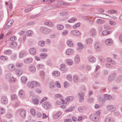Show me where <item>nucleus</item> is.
Wrapping results in <instances>:
<instances>
[{"label": "nucleus", "mask_w": 122, "mask_h": 122, "mask_svg": "<svg viewBox=\"0 0 122 122\" xmlns=\"http://www.w3.org/2000/svg\"><path fill=\"white\" fill-rule=\"evenodd\" d=\"M101 44L100 42H97L95 43L94 46V48L97 51H100L102 50Z\"/></svg>", "instance_id": "nucleus-1"}, {"label": "nucleus", "mask_w": 122, "mask_h": 122, "mask_svg": "<svg viewBox=\"0 0 122 122\" xmlns=\"http://www.w3.org/2000/svg\"><path fill=\"white\" fill-rule=\"evenodd\" d=\"M51 104L50 102L47 101H45L42 104V106L44 109L47 110L51 107Z\"/></svg>", "instance_id": "nucleus-2"}, {"label": "nucleus", "mask_w": 122, "mask_h": 122, "mask_svg": "<svg viewBox=\"0 0 122 122\" xmlns=\"http://www.w3.org/2000/svg\"><path fill=\"white\" fill-rule=\"evenodd\" d=\"M107 109L109 112H112L115 110L116 107L113 105H108L107 107Z\"/></svg>", "instance_id": "nucleus-3"}, {"label": "nucleus", "mask_w": 122, "mask_h": 122, "mask_svg": "<svg viewBox=\"0 0 122 122\" xmlns=\"http://www.w3.org/2000/svg\"><path fill=\"white\" fill-rule=\"evenodd\" d=\"M116 75L115 73H113L111 74L108 77V81L110 82L112 81L116 78Z\"/></svg>", "instance_id": "nucleus-4"}, {"label": "nucleus", "mask_w": 122, "mask_h": 122, "mask_svg": "<svg viewBox=\"0 0 122 122\" xmlns=\"http://www.w3.org/2000/svg\"><path fill=\"white\" fill-rule=\"evenodd\" d=\"M113 41L111 38L107 39L105 41V44L107 46H110L112 45Z\"/></svg>", "instance_id": "nucleus-5"}, {"label": "nucleus", "mask_w": 122, "mask_h": 122, "mask_svg": "<svg viewBox=\"0 0 122 122\" xmlns=\"http://www.w3.org/2000/svg\"><path fill=\"white\" fill-rule=\"evenodd\" d=\"M21 116L23 118L25 117L26 115V112L23 109H20L19 110Z\"/></svg>", "instance_id": "nucleus-6"}, {"label": "nucleus", "mask_w": 122, "mask_h": 122, "mask_svg": "<svg viewBox=\"0 0 122 122\" xmlns=\"http://www.w3.org/2000/svg\"><path fill=\"white\" fill-rule=\"evenodd\" d=\"M13 23V21L12 20H10L7 23L6 26L5 27V29H7L9 28L12 25Z\"/></svg>", "instance_id": "nucleus-7"}, {"label": "nucleus", "mask_w": 122, "mask_h": 122, "mask_svg": "<svg viewBox=\"0 0 122 122\" xmlns=\"http://www.w3.org/2000/svg\"><path fill=\"white\" fill-rule=\"evenodd\" d=\"M89 34L91 36L93 37H94L96 34V30L93 29H91L89 31Z\"/></svg>", "instance_id": "nucleus-8"}, {"label": "nucleus", "mask_w": 122, "mask_h": 122, "mask_svg": "<svg viewBox=\"0 0 122 122\" xmlns=\"http://www.w3.org/2000/svg\"><path fill=\"white\" fill-rule=\"evenodd\" d=\"M80 61V59L79 55H76L74 58V63L77 64L79 63Z\"/></svg>", "instance_id": "nucleus-9"}, {"label": "nucleus", "mask_w": 122, "mask_h": 122, "mask_svg": "<svg viewBox=\"0 0 122 122\" xmlns=\"http://www.w3.org/2000/svg\"><path fill=\"white\" fill-rule=\"evenodd\" d=\"M89 117L90 119L95 121H98V119L97 117L96 114H92L90 115Z\"/></svg>", "instance_id": "nucleus-10"}, {"label": "nucleus", "mask_w": 122, "mask_h": 122, "mask_svg": "<svg viewBox=\"0 0 122 122\" xmlns=\"http://www.w3.org/2000/svg\"><path fill=\"white\" fill-rule=\"evenodd\" d=\"M74 52L73 50L71 49H68L66 51L65 53L67 55H70L72 54Z\"/></svg>", "instance_id": "nucleus-11"}, {"label": "nucleus", "mask_w": 122, "mask_h": 122, "mask_svg": "<svg viewBox=\"0 0 122 122\" xmlns=\"http://www.w3.org/2000/svg\"><path fill=\"white\" fill-rule=\"evenodd\" d=\"M98 100L99 102L102 103H103L105 102L104 95L100 96L98 98Z\"/></svg>", "instance_id": "nucleus-12"}, {"label": "nucleus", "mask_w": 122, "mask_h": 122, "mask_svg": "<svg viewBox=\"0 0 122 122\" xmlns=\"http://www.w3.org/2000/svg\"><path fill=\"white\" fill-rule=\"evenodd\" d=\"M36 49L34 47L30 48L29 50L30 53L33 55H35L36 53Z\"/></svg>", "instance_id": "nucleus-13"}, {"label": "nucleus", "mask_w": 122, "mask_h": 122, "mask_svg": "<svg viewBox=\"0 0 122 122\" xmlns=\"http://www.w3.org/2000/svg\"><path fill=\"white\" fill-rule=\"evenodd\" d=\"M8 68L9 70L12 71L15 69V66L14 65L12 64H9L8 65Z\"/></svg>", "instance_id": "nucleus-14"}, {"label": "nucleus", "mask_w": 122, "mask_h": 122, "mask_svg": "<svg viewBox=\"0 0 122 122\" xmlns=\"http://www.w3.org/2000/svg\"><path fill=\"white\" fill-rule=\"evenodd\" d=\"M1 101L2 103L4 104H6L8 103L7 99L5 96H3L2 97Z\"/></svg>", "instance_id": "nucleus-15"}, {"label": "nucleus", "mask_w": 122, "mask_h": 122, "mask_svg": "<svg viewBox=\"0 0 122 122\" xmlns=\"http://www.w3.org/2000/svg\"><path fill=\"white\" fill-rule=\"evenodd\" d=\"M103 95L105 101L111 100L112 99V97L110 95L105 94H104Z\"/></svg>", "instance_id": "nucleus-16"}, {"label": "nucleus", "mask_w": 122, "mask_h": 122, "mask_svg": "<svg viewBox=\"0 0 122 122\" xmlns=\"http://www.w3.org/2000/svg\"><path fill=\"white\" fill-rule=\"evenodd\" d=\"M60 70L61 71H64L65 72L67 71V69L66 68V66L64 64H62L61 65Z\"/></svg>", "instance_id": "nucleus-17"}, {"label": "nucleus", "mask_w": 122, "mask_h": 122, "mask_svg": "<svg viewBox=\"0 0 122 122\" xmlns=\"http://www.w3.org/2000/svg\"><path fill=\"white\" fill-rule=\"evenodd\" d=\"M71 33L72 34L76 36H80L81 35L80 33L77 30H72Z\"/></svg>", "instance_id": "nucleus-18"}, {"label": "nucleus", "mask_w": 122, "mask_h": 122, "mask_svg": "<svg viewBox=\"0 0 122 122\" xmlns=\"http://www.w3.org/2000/svg\"><path fill=\"white\" fill-rule=\"evenodd\" d=\"M26 55L27 52L25 51H23L20 53L19 57L20 58H22L26 56Z\"/></svg>", "instance_id": "nucleus-19"}, {"label": "nucleus", "mask_w": 122, "mask_h": 122, "mask_svg": "<svg viewBox=\"0 0 122 122\" xmlns=\"http://www.w3.org/2000/svg\"><path fill=\"white\" fill-rule=\"evenodd\" d=\"M66 44L68 46L71 47H72L74 46L73 43L71 40L67 41L66 42Z\"/></svg>", "instance_id": "nucleus-20"}, {"label": "nucleus", "mask_w": 122, "mask_h": 122, "mask_svg": "<svg viewBox=\"0 0 122 122\" xmlns=\"http://www.w3.org/2000/svg\"><path fill=\"white\" fill-rule=\"evenodd\" d=\"M29 69L31 72H34L36 71V68L34 66L32 65H30L29 67Z\"/></svg>", "instance_id": "nucleus-21"}, {"label": "nucleus", "mask_w": 122, "mask_h": 122, "mask_svg": "<svg viewBox=\"0 0 122 122\" xmlns=\"http://www.w3.org/2000/svg\"><path fill=\"white\" fill-rule=\"evenodd\" d=\"M93 41V40L91 38H88L85 40V42L87 45L92 44Z\"/></svg>", "instance_id": "nucleus-22"}, {"label": "nucleus", "mask_w": 122, "mask_h": 122, "mask_svg": "<svg viewBox=\"0 0 122 122\" xmlns=\"http://www.w3.org/2000/svg\"><path fill=\"white\" fill-rule=\"evenodd\" d=\"M105 122H114V119L111 117L106 118L105 120Z\"/></svg>", "instance_id": "nucleus-23"}, {"label": "nucleus", "mask_w": 122, "mask_h": 122, "mask_svg": "<svg viewBox=\"0 0 122 122\" xmlns=\"http://www.w3.org/2000/svg\"><path fill=\"white\" fill-rule=\"evenodd\" d=\"M32 59L31 58L25 59L24 60V62L26 63L29 64L31 63L32 61Z\"/></svg>", "instance_id": "nucleus-24"}, {"label": "nucleus", "mask_w": 122, "mask_h": 122, "mask_svg": "<svg viewBox=\"0 0 122 122\" xmlns=\"http://www.w3.org/2000/svg\"><path fill=\"white\" fill-rule=\"evenodd\" d=\"M61 115V113L60 112H58L56 114L54 115L53 117V119H57L58 117H60Z\"/></svg>", "instance_id": "nucleus-25"}, {"label": "nucleus", "mask_w": 122, "mask_h": 122, "mask_svg": "<svg viewBox=\"0 0 122 122\" xmlns=\"http://www.w3.org/2000/svg\"><path fill=\"white\" fill-rule=\"evenodd\" d=\"M15 71L16 74L18 76H20L22 74V71L20 70L15 69Z\"/></svg>", "instance_id": "nucleus-26"}, {"label": "nucleus", "mask_w": 122, "mask_h": 122, "mask_svg": "<svg viewBox=\"0 0 122 122\" xmlns=\"http://www.w3.org/2000/svg\"><path fill=\"white\" fill-rule=\"evenodd\" d=\"M19 96L21 98H23L25 96V93L23 90H20L19 92Z\"/></svg>", "instance_id": "nucleus-27"}, {"label": "nucleus", "mask_w": 122, "mask_h": 122, "mask_svg": "<svg viewBox=\"0 0 122 122\" xmlns=\"http://www.w3.org/2000/svg\"><path fill=\"white\" fill-rule=\"evenodd\" d=\"M89 61L93 63L95 62L96 61L95 59L93 56H90L88 57Z\"/></svg>", "instance_id": "nucleus-28"}, {"label": "nucleus", "mask_w": 122, "mask_h": 122, "mask_svg": "<svg viewBox=\"0 0 122 122\" xmlns=\"http://www.w3.org/2000/svg\"><path fill=\"white\" fill-rule=\"evenodd\" d=\"M55 96L59 98H60L62 102V103L63 104H64V102H65V101L64 100L62 99V97L61 94H57Z\"/></svg>", "instance_id": "nucleus-29"}, {"label": "nucleus", "mask_w": 122, "mask_h": 122, "mask_svg": "<svg viewBox=\"0 0 122 122\" xmlns=\"http://www.w3.org/2000/svg\"><path fill=\"white\" fill-rule=\"evenodd\" d=\"M95 15L96 16L98 17L101 18V17H102V15H106V16H109L108 15L101 13H96L95 14Z\"/></svg>", "instance_id": "nucleus-30"}, {"label": "nucleus", "mask_w": 122, "mask_h": 122, "mask_svg": "<svg viewBox=\"0 0 122 122\" xmlns=\"http://www.w3.org/2000/svg\"><path fill=\"white\" fill-rule=\"evenodd\" d=\"M69 14V13L68 12L62 11L60 13V15L62 16H66L68 15Z\"/></svg>", "instance_id": "nucleus-31"}, {"label": "nucleus", "mask_w": 122, "mask_h": 122, "mask_svg": "<svg viewBox=\"0 0 122 122\" xmlns=\"http://www.w3.org/2000/svg\"><path fill=\"white\" fill-rule=\"evenodd\" d=\"M27 79L26 77L25 76H23L21 77V80L22 83L23 84H25L26 82Z\"/></svg>", "instance_id": "nucleus-32"}, {"label": "nucleus", "mask_w": 122, "mask_h": 122, "mask_svg": "<svg viewBox=\"0 0 122 122\" xmlns=\"http://www.w3.org/2000/svg\"><path fill=\"white\" fill-rule=\"evenodd\" d=\"M47 54L45 53H42L40 54V57L42 59H45L47 56Z\"/></svg>", "instance_id": "nucleus-33"}, {"label": "nucleus", "mask_w": 122, "mask_h": 122, "mask_svg": "<svg viewBox=\"0 0 122 122\" xmlns=\"http://www.w3.org/2000/svg\"><path fill=\"white\" fill-rule=\"evenodd\" d=\"M51 32V30L46 28H45L44 29V33L45 34H48L50 33Z\"/></svg>", "instance_id": "nucleus-34"}, {"label": "nucleus", "mask_w": 122, "mask_h": 122, "mask_svg": "<svg viewBox=\"0 0 122 122\" xmlns=\"http://www.w3.org/2000/svg\"><path fill=\"white\" fill-rule=\"evenodd\" d=\"M74 98L73 96H69L66 97L65 99V100L67 102L71 101L73 100Z\"/></svg>", "instance_id": "nucleus-35"}, {"label": "nucleus", "mask_w": 122, "mask_h": 122, "mask_svg": "<svg viewBox=\"0 0 122 122\" xmlns=\"http://www.w3.org/2000/svg\"><path fill=\"white\" fill-rule=\"evenodd\" d=\"M96 22L97 24H102L104 23L105 21L102 19H97L96 21Z\"/></svg>", "instance_id": "nucleus-36"}, {"label": "nucleus", "mask_w": 122, "mask_h": 122, "mask_svg": "<svg viewBox=\"0 0 122 122\" xmlns=\"http://www.w3.org/2000/svg\"><path fill=\"white\" fill-rule=\"evenodd\" d=\"M46 43L45 41H39L38 44L41 47L44 46Z\"/></svg>", "instance_id": "nucleus-37"}, {"label": "nucleus", "mask_w": 122, "mask_h": 122, "mask_svg": "<svg viewBox=\"0 0 122 122\" xmlns=\"http://www.w3.org/2000/svg\"><path fill=\"white\" fill-rule=\"evenodd\" d=\"M111 32V31L104 30L102 32V34L103 36H106L110 34Z\"/></svg>", "instance_id": "nucleus-38"}, {"label": "nucleus", "mask_w": 122, "mask_h": 122, "mask_svg": "<svg viewBox=\"0 0 122 122\" xmlns=\"http://www.w3.org/2000/svg\"><path fill=\"white\" fill-rule=\"evenodd\" d=\"M77 20V19L75 17H73L68 20L67 22L69 23H72L75 22Z\"/></svg>", "instance_id": "nucleus-39"}, {"label": "nucleus", "mask_w": 122, "mask_h": 122, "mask_svg": "<svg viewBox=\"0 0 122 122\" xmlns=\"http://www.w3.org/2000/svg\"><path fill=\"white\" fill-rule=\"evenodd\" d=\"M28 86L29 88L31 89H34V86H33L32 81L28 82Z\"/></svg>", "instance_id": "nucleus-40"}, {"label": "nucleus", "mask_w": 122, "mask_h": 122, "mask_svg": "<svg viewBox=\"0 0 122 122\" xmlns=\"http://www.w3.org/2000/svg\"><path fill=\"white\" fill-rule=\"evenodd\" d=\"M52 74L55 76H59L60 75V72L58 71H55L53 72Z\"/></svg>", "instance_id": "nucleus-41"}, {"label": "nucleus", "mask_w": 122, "mask_h": 122, "mask_svg": "<svg viewBox=\"0 0 122 122\" xmlns=\"http://www.w3.org/2000/svg\"><path fill=\"white\" fill-rule=\"evenodd\" d=\"M44 24L50 27H52L54 26V24L51 22H46L44 23Z\"/></svg>", "instance_id": "nucleus-42"}, {"label": "nucleus", "mask_w": 122, "mask_h": 122, "mask_svg": "<svg viewBox=\"0 0 122 122\" xmlns=\"http://www.w3.org/2000/svg\"><path fill=\"white\" fill-rule=\"evenodd\" d=\"M32 82L33 84V86H34V88L35 87L38 86L40 85V83L37 81H32Z\"/></svg>", "instance_id": "nucleus-43"}, {"label": "nucleus", "mask_w": 122, "mask_h": 122, "mask_svg": "<svg viewBox=\"0 0 122 122\" xmlns=\"http://www.w3.org/2000/svg\"><path fill=\"white\" fill-rule=\"evenodd\" d=\"M11 77V75L10 73H8L6 74L5 75V79H10V78Z\"/></svg>", "instance_id": "nucleus-44"}, {"label": "nucleus", "mask_w": 122, "mask_h": 122, "mask_svg": "<svg viewBox=\"0 0 122 122\" xmlns=\"http://www.w3.org/2000/svg\"><path fill=\"white\" fill-rule=\"evenodd\" d=\"M66 62L67 64L70 65H71L73 63V62L71 60L69 59L66 60Z\"/></svg>", "instance_id": "nucleus-45"}, {"label": "nucleus", "mask_w": 122, "mask_h": 122, "mask_svg": "<svg viewBox=\"0 0 122 122\" xmlns=\"http://www.w3.org/2000/svg\"><path fill=\"white\" fill-rule=\"evenodd\" d=\"M64 26L61 25L59 24L57 26V29L59 30H62L64 28Z\"/></svg>", "instance_id": "nucleus-46"}, {"label": "nucleus", "mask_w": 122, "mask_h": 122, "mask_svg": "<svg viewBox=\"0 0 122 122\" xmlns=\"http://www.w3.org/2000/svg\"><path fill=\"white\" fill-rule=\"evenodd\" d=\"M117 11L116 10L112 9L109 10H108V12L110 14L116 13H117Z\"/></svg>", "instance_id": "nucleus-47"}, {"label": "nucleus", "mask_w": 122, "mask_h": 122, "mask_svg": "<svg viewBox=\"0 0 122 122\" xmlns=\"http://www.w3.org/2000/svg\"><path fill=\"white\" fill-rule=\"evenodd\" d=\"M0 58L1 60L4 61H6L8 59V58L7 57L3 56H0Z\"/></svg>", "instance_id": "nucleus-48"}, {"label": "nucleus", "mask_w": 122, "mask_h": 122, "mask_svg": "<svg viewBox=\"0 0 122 122\" xmlns=\"http://www.w3.org/2000/svg\"><path fill=\"white\" fill-rule=\"evenodd\" d=\"M30 112L31 114L33 116H34L36 115L35 110V109L33 108L30 109Z\"/></svg>", "instance_id": "nucleus-49"}, {"label": "nucleus", "mask_w": 122, "mask_h": 122, "mask_svg": "<svg viewBox=\"0 0 122 122\" xmlns=\"http://www.w3.org/2000/svg\"><path fill=\"white\" fill-rule=\"evenodd\" d=\"M104 29L107 30H110L112 29L111 27H110L109 25L107 24L105 25H104Z\"/></svg>", "instance_id": "nucleus-50"}, {"label": "nucleus", "mask_w": 122, "mask_h": 122, "mask_svg": "<svg viewBox=\"0 0 122 122\" xmlns=\"http://www.w3.org/2000/svg\"><path fill=\"white\" fill-rule=\"evenodd\" d=\"M49 87L51 88H53L54 87L55 85L54 82H51L49 83Z\"/></svg>", "instance_id": "nucleus-51"}, {"label": "nucleus", "mask_w": 122, "mask_h": 122, "mask_svg": "<svg viewBox=\"0 0 122 122\" xmlns=\"http://www.w3.org/2000/svg\"><path fill=\"white\" fill-rule=\"evenodd\" d=\"M4 53L5 55H10L11 54L12 51L10 50H7L5 51Z\"/></svg>", "instance_id": "nucleus-52"}, {"label": "nucleus", "mask_w": 122, "mask_h": 122, "mask_svg": "<svg viewBox=\"0 0 122 122\" xmlns=\"http://www.w3.org/2000/svg\"><path fill=\"white\" fill-rule=\"evenodd\" d=\"M85 94L84 92H81L78 93V95L80 97H84Z\"/></svg>", "instance_id": "nucleus-53"}, {"label": "nucleus", "mask_w": 122, "mask_h": 122, "mask_svg": "<svg viewBox=\"0 0 122 122\" xmlns=\"http://www.w3.org/2000/svg\"><path fill=\"white\" fill-rule=\"evenodd\" d=\"M5 112V109L4 108L1 107L0 108V114H4Z\"/></svg>", "instance_id": "nucleus-54"}, {"label": "nucleus", "mask_w": 122, "mask_h": 122, "mask_svg": "<svg viewBox=\"0 0 122 122\" xmlns=\"http://www.w3.org/2000/svg\"><path fill=\"white\" fill-rule=\"evenodd\" d=\"M94 101V99L92 97H90L87 99V101L89 103H91Z\"/></svg>", "instance_id": "nucleus-55"}, {"label": "nucleus", "mask_w": 122, "mask_h": 122, "mask_svg": "<svg viewBox=\"0 0 122 122\" xmlns=\"http://www.w3.org/2000/svg\"><path fill=\"white\" fill-rule=\"evenodd\" d=\"M33 101L34 104L36 105L39 102V99L35 98L33 100Z\"/></svg>", "instance_id": "nucleus-56"}, {"label": "nucleus", "mask_w": 122, "mask_h": 122, "mask_svg": "<svg viewBox=\"0 0 122 122\" xmlns=\"http://www.w3.org/2000/svg\"><path fill=\"white\" fill-rule=\"evenodd\" d=\"M33 9V7H29L25 9V11L26 12H27L31 11Z\"/></svg>", "instance_id": "nucleus-57"}, {"label": "nucleus", "mask_w": 122, "mask_h": 122, "mask_svg": "<svg viewBox=\"0 0 122 122\" xmlns=\"http://www.w3.org/2000/svg\"><path fill=\"white\" fill-rule=\"evenodd\" d=\"M79 78L78 76L76 75H75L73 77V80L75 82H77Z\"/></svg>", "instance_id": "nucleus-58"}, {"label": "nucleus", "mask_w": 122, "mask_h": 122, "mask_svg": "<svg viewBox=\"0 0 122 122\" xmlns=\"http://www.w3.org/2000/svg\"><path fill=\"white\" fill-rule=\"evenodd\" d=\"M40 75L42 77L44 78L45 75L44 71H40Z\"/></svg>", "instance_id": "nucleus-59"}, {"label": "nucleus", "mask_w": 122, "mask_h": 122, "mask_svg": "<svg viewBox=\"0 0 122 122\" xmlns=\"http://www.w3.org/2000/svg\"><path fill=\"white\" fill-rule=\"evenodd\" d=\"M11 46L12 47L14 48L17 46V43L15 42H13L11 43Z\"/></svg>", "instance_id": "nucleus-60"}, {"label": "nucleus", "mask_w": 122, "mask_h": 122, "mask_svg": "<svg viewBox=\"0 0 122 122\" xmlns=\"http://www.w3.org/2000/svg\"><path fill=\"white\" fill-rule=\"evenodd\" d=\"M32 32L30 30H28L26 32V34L28 36H31L32 35Z\"/></svg>", "instance_id": "nucleus-61"}, {"label": "nucleus", "mask_w": 122, "mask_h": 122, "mask_svg": "<svg viewBox=\"0 0 122 122\" xmlns=\"http://www.w3.org/2000/svg\"><path fill=\"white\" fill-rule=\"evenodd\" d=\"M9 80L11 82H14L15 81H16V79L15 78L12 77L10 78Z\"/></svg>", "instance_id": "nucleus-62"}, {"label": "nucleus", "mask_w": 122, "mask_h": 122, "mask_svg": "<svg viewBox=\"0 0 122 122\" xmlns=\"http://www.w3.org/2000/svg\"><path fill=\"white\" fill-rule=\"evenodd\" d=\"M55 84L57 87L59 88L61 87V86L59 81H56L55 82Z\"/></svg>", "instance_id": "nucleus-63"}, {"label": "nucleus", "mask_w": 122, "mask_h": 122, "mask_svg": "<svg viewBox=\"0 0 122 122\" xmlns=\"http://www.w3.org/2000/svg\"><path fill=\"white\" fill-rule=\"evenodd\" d=\"M12 114L9 112L7 113L6 114V117L8 118H10L12 117Z\"/></svg>", "instance_id": "nucleus-64"}]
</instances>
